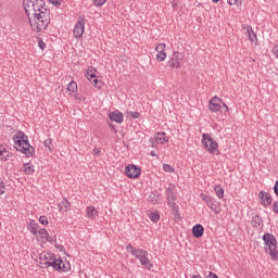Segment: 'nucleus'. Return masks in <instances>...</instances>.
Here are the masks:
<instances>
[{"label":"nucleus","mask_w":278,"mask_h":278,"mask_svg":"<svg viewBox=\"0 0 278 278\" xmlns=\"http://www.w3.org/2000/svg\"><path fill=\"white\" fill-rule=\"evenodd\" d=\"M163 170H165V173H175V168L168 164H163Z\"/></svg>","instance_id":"473e14b6"},{"label":"nucleus","mask_w":278,"mask_h":278,"mask_svg":"<svg viewBox=\"0 0 278 278\" xmlns=\"http://www.w3.org/2000/svg\"><path fill=\"white\" fill-rule=\"evenodd\" d=\"M165 49H166V43H159L155 47V51L157 52L156 54L157 62H164V60H166V52L164 51Z\"/></svg>","instance_id":"9b49d317"},{"label":"nucleus","mask_w":278,"mask_h":278,"mask_svg":"<svg viewBox=\"0 0 278 278\" xmlns=\"http://www.w3.org/2000/svg\"><path fill=\"white\" fill-rule=\"evenodd\" d=\"M93 153L94 155H101V149L94 148Z\"/></svg>","instance_id":"a18cd8bd"},{"label":"nucleus","mask_w":278,"mask_h":278,"mask_svg":"<svg viewBox=\"0 0 278 278\" xmlns=\"http://www.w3.org/2000/svg\"><path fill=\"white\" fill-rule=\"evenodd\" d=\"M111 126V129H114V126L110 125Z\"/></svg>","instance_id":"4d7b16f0"},{"label":"nucleus","mask_w":278,"mask_h":278,"mask_svg":"<svg viewBox=\"0 0 278 278\" xmlns=\"http://www.w3.org/2000/svg\"><path fill=\"white\" fill-rule=\"evenodd\" d=\"M213 1V3H218V1H220V0H212Z\"/></svg>","instance_id":"6e6d98bb"},{"label":"nucleus","mask_w":278,"mask_h":278,"mask_svg":"<svg viewBox=\"0 0 278 278\" xmlns=\"http://www.w3.org/2000/svg\"><path fill=\"white\" fill-rule=\"evenodd\" d=\"M34 165H31L30 163H25L24 164V173L25 175H34Z\"/></svg>","instance_id":"393cba45"},{"label":"nucleus","mask_w":278,"mask_h":278,"mask_svg":"<svg viewBox=\"0 0 278 278\" xmlns=\"http://www.w3.org/2000/svg\"><path fill=\"white\" fill-rule=\"evenodd\" d=\"M202 144L205 148V151H207L208 153H213L215 155H218L220 153V151H218V142L214 141L210 134L204 132L202 135Z\"/></svg>","instance_id":"20e7f679"},{"label":"nucleus","mask_w":278,"mask_h":278,"mask_svg":"<svg viewBox=\"0 0 278 278\" xmlns=\"http://www.w3.org/2000/svg\"><path fill=\"white\" fill-rule=\"evenodd\" d=\"M203 233H205V228H203V225L198 224L193 226L192 228L193 238H203Z\"/></svg>","instance_id":"2eb2a0df"},{"label":"nucleus","mask_w":278,"mask_h":278,"mask_svg":"<svg viewBox=\"0 0 278 278\" xmlns=\"http://www.w3.org/2000/svg\"><path fill=\"white\" fill-rule=\"evenodd\" d=\"M49 3H52V5H60L62 0H48Z\"/></svg>","instance_id":"a19ab883"},{"label":"nucleus","mask_w":278,"mask_h":278,"mask_svg":"<svg viewBox=\"0 0 278 278\" xmlns=\"http://www.w3.org/2000/svg\"><path fill=\"white\" fill-rule=\"evenodd\" d=\"M274 192H275L276 197H278V180L275 181Z\"/></svg>","instance_id":"79ce46f5"},{"label":"nucleus","mask_w":278,"mask_h":278,"mask_svg":"<svg viewBox=\"0 0 278 278\" xmlns=\"http://www.w3.org/2000/svg\"><path fill=\"white\" fill-rule=\"evenodd\" d=\"M220 103H223V100L218 97L212 98L208 103V110H211V112H220Z\"/></svg>","instance_id":"f8f14e48"},{"label":"nucleus","mask_w":278,"mask_h":278,"mask_svg":"<svg viewBox=\"0 0 278 278\" xmlns=\"http://www.w3.org/2000/svg\"><path fill=\"white\" fill-rule=\"evenodd\" d=\"M130 116H131V118H138V117L140 116V112H134V111H131V112H130Z\"/></svg>","instance_id":"ea45409f"},{"label":"nucleus","mask_w":278,"mask_h":278,"mask_svg":"<svg viewBox=\"0 0 278 278\" xmlns=\"http://www.w3.org/2000/svg\"><path fill=\"white\" fill-rule=\"evenodd\" d=\"M75 99H76L77 101H80V102L86 101V97H84V96H76Z\"/></svg>","instance_id":"37998d69"},{"label":"nucleus","mask_w":278,"mask_h":278,"mask_svg":"<svg viewBox=\"0 0 278 278\" xmlns=\"http://www.w3.org/2000/svg\"><path fill=\"white\" fill-rule=\"evenodd\" d=\"M258 199L263 201L264 207H268V205L273 204V197L266 191H260Z\"/></svg>","instance_id":"ddd939ff"},{"label":"nucleus","mask_w":278,"mask_h":278,"mask_svg":"<svg viewBox=\"0 0 278 278\" xmlns=\"http://www.w3.org/2000/svg\"><path fill=\"white\" fill-rule=\"evenodd\" d=\"M67 90H68V92H77V83L71 81L67 85Z\"/></svg>","instance_id":"cd10ccee"},{"label":"nucleus","mask_w":278,"mask_h":278,"mask_svg":"<svg viewBox=\"0 0 278 278\" xmlns=\"http://www.w3.org/2000/svg\"><path fill=\"white\" fill-rule=\"evenodd\" d=\"M5 153H8V150H5V149H0V157H1L2 155H5Z\"/></svg>","instance_id":"09e8293b"},{"label":"nucleus","mask_w":278,"mask_h":278,"mask_svg":"<svg viewBox=\"0 0 278 278\" xmlns=\"http://www.w3.org/2000/svg\"><path fill=\"white\" fill-rule=\"evenodd\" d=\"M86 214L90 220H94L97 216L99 215V212L94 206H87Z\"/></svg>","instance_id":"a211bd4d"},{"label":"nucleus","mask_w":278,"mask_h":278,"mask_svg":"<svg viewBox=\"0 0 278 278\" xmlns=\"http://www.w3.org/2000/svg\"><path fill=\"white\" fill-rule=\"evenodd\" d=\"M43 144L49 151L53 150V140L51 138L46 139Z\"/></svg>","instance_id":"c85d7f7f"},{"label":"nucleus","mask_w":278,"mask_h":278,"mask_svg":"<svg viewBox=\"0 0 278 278\" xmlns=\"http://www.w3.org/2000/svg\"><path fill=\"white\" fill-rule=\"evenodd\" d=\"M169 207H172V212L174 214V216H179V206H177V204L174 203H168Z\"/></svg>","instance_id":"bb28decb"},{"label":"nucleus","mask_w":278,"mask_h":278,"mask_svg":"<svg viewBox=\"0 0 278 278\" xmlns=\"http://www.w3.org/2000/svg\"><path fill=\"white\" fill-rule=\"evenodd\" d=\"M228 111H229V108L225 102L222 101L219 112H228Z\"/></svg>","instance_id":"e433bc0d"},{"label":"nucleus","mask_w":278,"mask_h":278,"mask_svg":"<svg viewBox=\"0 0 278 278\" xmlns=\"http://www.w3.org/2000/svg\"><path fill=\"white\" fill-rule=\"evenodd\" d=\"M0 188H5V182L0 178Z\"/></svg>","instance_id":"5fc2aeb1"},{"label":"nucleus","mask_w":278,"mask_h":278,"mask_svg":"<svg viewBox=\"0 0 278 278\" xmlns=\"http://www.w3.org/2000/svg\"><path fill=\"white\" fill-rule=\"evenodd\" d=\"M58 205L60 212H68V210H71V202L66 199H63Z\"/></svg>","instance_id":"aec40b11"},{"label":"nucleus","mask_w":278,"mask_h":278,"mask_svg":"<svg viewBox=\"0 0 278 278\" xmlns=\"http://www.w3.org/2000/svg\"><path fill=\"white\" fill-rule=\"evenodd\" d=\"M215 193L218 197V199H223L225 197V189H223V187H220V185H216L214 187Z\"/></svg>","instance_id":"b1692460"},{"label":"nucleus","mask_w":278,"mask_h":278,"mask_svg":"<svg viewBox=\"0 0 278 278\" xmlns=\"http://www.w3.org/2000/svg\"><path fill=\"white\" fill-rule=\"evenodd\" d=\"M206 278H218V275L211 271L210 275L206 276Z\"/></svg>","instance_id":"49530a36"},{"label":"nucleus","mask_w":278,"mask_h":278,"mask_svg":"<svg viewBox=\"0 0 278 278\" xmlns=\"http://www.w3.org/2000/svg\"><path fill=\"white\" fill-rule=\"evenodd\" d=\"M126 251H127L128 253H131V255H136V254L138 253V249L134 248V245H131V244H128V245L126 247Z\"/></svg>","instance_id":"7c9ffc66"},{"label":"nucleus","mask_w":278,"mask_h":278,"mask_svg":"<svg viewBox=\"0 0 278 278\" xmlns=\"http://www.w3.org/2000/svg\"><path fill=\"white\" fill-rule=\"evenodd\" d=\"M38 47H39L42 51H45V49H47V43H45V41H42V39H40V40L38 41Z\"/></svg>","instance_id":"58836bf2"},{"label":"nucleus","mask_w":278,"mask_h":278,"mask_svg":"<svg viewBox=\"0 0 278 278\" xmlns=\"http://www.w3.org/2000/svg\"><path fill=\"white\" fill-rule=\"evenodd\" d=\"M13 141H14V149L20 151L21 153H24L26 157H31L34 153H36V149L31 147V144H29L27 135H25V132H23L22 130H18L13 136Z\"/></svg>","instance_id":"f03ea898"},{"label":"nucleus","mask_w":278,"mask_h":278,"mask_svg":"<svg viewBox=\"0 0 278 278\" xmlns=\"http://www.w3.org/2000/svg\"><path fill=\"white\" fill-rule=\"evenodd\" d=\"M105 0H93V5H96V8H101V5H105Z\"/></svg>","instance_id":"72a5a7b5"},{"label":"nucleus","mask_w":278,"mask_h":278,"mask_svg":"<svg viewBox=\"0 0 278 278\" xmlns=\"http://www.w3.org/2000/svg\"><path fill=\"white\" fill-rule=\"evenodd\" d=\"M181 60H184V53L179 51H175L172 54L170 60L168 61L169 68H181Z\"/></svg>","instance_id":"6e6552de"},{"label":"nucleus","mask_w":278,"mask_h":278,"mask_svg":"<svg viewBox=\"0 0 278 278\" xmlns=\"http://www.w3.org/2000/svg\"><path fill=\"white\" fill-rule=\"evenodd\" d=\"M39 227H40V225H38V223H36V220L30 219L29 226H28L30 233H34L36 236V233H38Z\"/></svg>","instance_id":"4be33fe9"},{"label":"nucleus","mask_w":278,"mask_h":278,"mask_svg":"<svg viewBox=\"0 0 278 278\" xmlns=\"http://www.w3.org/2000/svg\"><path fill=\"white\" fill-rule=\"evenodd\" d=\"M264 241V250L267 255L270 256L273 262H278V245H277V237L270 232H265L263 235Z\"/></svg>","instance_id":"7ed1b4c3"},{"label":"nucleus","mask_w":278,"mask_h":278,"mask_svg":"<svg viewBox=\"0 0 278 278\" xmlns=\"http://www.w3.org/2000/svg\"><path fill=\"white\" fill-rule=\"evenodd\" d=\"M42 266L41 268H49L50 266L52 268H54V270H64L66 273V270H68V267H66V265H64V262L61 261V258H54L52 260V262H46V263H41Z\"/></svg>","instance_id":"0eeeda50"},{"label":"nucleus","mask_w":278,"mask_h":278,"mask_svg":"<svg viewBox=\"0 0 278 278\" xmlns=\"http://www.w3.org/2000/svg\"><path fill=\"white\" fill-rule=\"evenodd\" d=\"M200 199L206 203L207 207H210V210H212L214 214H220L222 208L220 202H218V200L210 195H206L205 193H201Z\"/></svg>","instance_id":"423d86ee"},{"label":"nucleus","mask_w":278,"mask_h":278,"mask_svg":"<svg viewBox=\"0 0 278 278\" xmlns=\"http://www.w3.org/2000/svg\"><path fill=\"white\" fill-rule=\"evenodd\" d=\"M0 228H1V223H0Z\"/></svg>","instance_id":"680f3d73"},{"label":"nucleus","mask_w":278,"mask_h":278,"mask_svg":"<svg viewBox=\"0 0 278 278\" xmlns=\"http://www.w3.org/2000/svg\"><path fill=\"white\" fill-rule=\"evenodd\" d=\"M55 257V254L53 253H46V254H40L39 260H40V268H42V264H46V262H52V260Z\"/></svg>","instance_id":"f3484780"},{"label":"nucleus","mask_w":278,"mask_h":278,"mask_svg":"<svg viewBox=\"0 0 278 278\" xmlns=\"http://www.w3.org/2000/svg\"><path fill=\"white\" fill-rule=\"evenodd\" d=\"M46 240H47V242H54L55 241V239H53L49 235L46 237Z\"/></svg>","instance_id":"de8ad7c7"},{"label":"nucleus","mask_w":278,"mask_h":278,"mask_svg":"<svg viewBox=\"0 0 278 278\" xmlns=\"http://www.w3.org/2000/svg\"><path fill=\"white\" fill-rule=\"evenodd\" d=\"M1 194H5V187H0V197Z\"/></svg>","instance_id":"3c124183"},{"label":"nucleus","mask_w":278,"mask_h":278,"mask_svg":"<svg viewBox=\"0 0 278 278\" xmlns=\"http://www.w3.org/2000/svg\"><path fill=\"white\" fill-rule=\"evenodd\" d=\"M273 210L276 214H278V202H274Z\"/></svg>","instance_id":"c03bdc74"},{"label":"nucleus","mask_w":278,"mask_h":278,"mask_svg":"<svg viewBox=\"0 0 278 278\" xmlns=\"http://www.w3.org/2000/svg\"><path fill=\"white\" fill-rule=\"evenodd\" d=\"M23 8L33 31H42L51 23V11L47 9L45 0H24Z\"/></svg>","instance_id":"f257e3e1"},{"label":"nucleus","mask_w":278,"mask_h":278,"mask_svg":"<svg viewBox=\"0 0 278 278\" xmlns=\"http://www.w3.org/2000/svg\"><path fill=\"white\" fill-rule=\"evenodd\" d=\"M155 140L159 142V144H164L168 142V139H166V132H157L155 135Z\"/></svg>","instance_id":"412c9836"},{"label":"nucleus","mask_w":278,"mask_h":278,"mask_svg":"<svg viewBox=\"0 0 278 278\" xmlns=\"http://www.w3.org/2000/svg\"><path fill=\"white\" fill-rule=\"evenodd\" d=\"M142 173V169L136 165H128L125 167V175L129 179H138L140 177V174Z\"/></svg>","instance_id":"1a4fd4ad"},{"label":"nucleus","mask_w":278,"mask_h":278,"mask_svg":"<svg viewBox=\"0 0 278 278\" xmlns=\"http://www.w3.org/2000/svg\"><path fill=\"white\" fill-rule=\"evenodd\" d=\"M150 155H151L152 157H157V153H155V151H151V152H150Z\"/></svg>","instance_id":"864d4df0"},{"label":"nucleus","mask_w":278,"mask_h":278,"mask_svg":"<svg viewBox=\"0 0 278 278\" xmlns=\"http://www.w3.org/2000/svg\"><path fill=\"white\" fill-rule=\"evenodd\" d=\"M86 30V21L84 18H80L73 30V34L75 38H81L84 36V31Z\"/></svg>","instance_id":"9d476101"},{"label":"nucleus","mask_w":278,"mask_h":278,"mask_svg":"<svg viewBox=\"0 0 278 278\" xmlns=\"http://www.w3.org/2000/svg\"><path fill=\"white\" fill-rule=\"evenodd\" d=\"M39 223L41 225H49V219L47 218V216H40L39 217Z\"/></svg>","instance_id":"c9c22d12"},{"label":"nucleus","mask_w":278,"mask_h":278,"mask_svg":"<svg viewBox=\"0 0 278 278\" xmlns=\"http://www.w3.org/2000/svg\"><path fill=\"white\" fill-rule=\"evenodd\" d=\"M94 75H97V71L92 67L86 70L85 72V76L87 77V79H89V81H92V78H94Z\"/></svg>","instance_id":"5701e85b"},{"label":"nucleus","mask_w":278,"mask_h":278,"mask_svg":"<svg viewBox=\"0 0 278 278\" xmlns=\"http://www.w3.org/2000/svg\"><path fill=\"white\" fill-rule=\"evenodd\" d=\"M10 153L7 151V153H4L2 156H0V160L2 162H8V160H10Z\"/></svg>","instance_id":"4c0bfd02"},{"label":"nucleus","mask_w":278,"mask_h":278,"mask_svg":"<svg viewBox=\"0 0 278 278\" xmlns=\"http://www.w3.org/2000/svg\"><path fill=\"white\" fill-rule=\"evenodd\" d=\"M245 36H248L249 40L252 42H257V35L253 31V28L249 26L245 31Z\"/></svg>","instance_id":"6ab92c4d"},{"label":"nucleus","mask_w":278,"mask_h":278,"mask_svg":"<svg viewBox=\"0 0 278 278\" xmlns=\"http://www.w3.org/2000/svg\"><path fill=\"white\" fill-rule=\"evenodd\" d=\"M152 147H155V143H152Z\"/></svg>","instance_id":"bf43d9fd"},{"label":"nucleus","mask_w":278,"mask_h":278,"mask_svg":"<svg viewBox=\"0 0 278 278\" xmlns=\"http://www.w3.org/2000/svg\"><path fill=\"white\" fill-rule=\"evenodd\" d=\"M252 225L253 227H260V225H262V218H260L258 215L254 216L252 218Z\"/></svg>","instance_id":"c756f323"},{"label":"nucleus","mask_w":278,"mask_h":278,"mask_svg":"<svg viewBox=\"0 0 278 278\" xmlns=\"http://www.w3.org/2000/svg\"><path fill=\"white\" fill-rule=\"evenodd\" d=\"M134 257H136V260H138L141 266L146 267L147 270H151L153 268V263L149 260V252H147V250L138 249Z\"/></svg>","instance_id":"39448f33"},{"label":"nucleus","mask_w":278,"mask_h":278,"mask_svg":"<svg viewBox=\"0 0 278 278\" xmlns=\"http://www.w3.org/2000/svg\"><path fill=\"white\" fill-rule=\"evenodd\" d=\"M59 249H63V247H62V245H60V247H59Z\"/></svg>","instance_id":"13d9d810"},{"label":"nucleus","mask_w":278,"mask_h":278,"mask_svg":"<svg viewBox=\"0 0 278 278\" xmlns=\"http://www.w3.org/2000/svg\"><path fill=\"white\" fill-rule=\"evenodd\" d=\"M108 3V0H104Z\"/></svg>","instance_id":"052dcab7"},{"label":"nucleus","mask_w":278,"mask_h":278,"mask_svg":"<svg viewBox=\"0 0 278 278\" xmlns=\"http://www.w3.org/2000/svg\"><path fill=\"white\" fill-rule=\"evenodd\" d=\"M109 117H110L112 121H114V123H118V124L123 123V119H124L123 113H121L119 111L111 112V113L109 114Z\"/></svg>","instance_id":"dca6fc26"},{"label":"nucleus","mask_w":278,"mask_h":278,"mask_svg":"<svg viewBox=\"0 0 278 278\" xmlns=\"http://www.w3.org/2000/svg\"><path fill=\"white\" fill-rule=\"evenodd\" d=\"M174 189L175 187L173 185H169L165 191V194L167 197V203H175V201H177V195H175Z\"/></svg>","instance_id":"4468645a"},{"label":"nucleus","mask_w":278,"mask_h":278,"mask_svg":"<svg viewBox=\"0 0 278 278\" xmlns=\"http://www.w3.org/2000/svg\"><path fill=\"white\" fill-rule=\"evenodd\" d=\"M227 3H228L229 5H236V0H227Z\"/></svg>","instance_id":"8fccbe9b"},{"label":"nucleus","mask_w":278,"mask_h":278,"mask_svg":"<svg viewBox=\"0 0 278 278\" xmlns=\"http://www.w3.org/2000/svg\"><path fill=\"white\" fill-rule=\"evenodd\" d=\"M90 84H94L96 88H101V83L99 81V79L97 78V74H94V77L91 78V80H89Z\"/></svg>","instance_id":"2f4dec72"},{"label":"nucleus","mask_w":278,"mask_h":278,"mask_svg":"<svg viewBox=\"0 0 278 278\" xmlns=\"http://www.w3.org/2000/svg\"><path fill=\"white\" fill-rule=\"evenodd\" d=\"M235 5H242V1L241 0H235Z\"/></svg>","instance_id":"603ef678"},{"label":"nucleus","mask_w":278,"mask_h":278,"mask_svg":"<svg viewBox=\"0 0 278 278\" xmlns=\"http://www.w3.org/2000/svg\"><path fill=\"white\" fill-rule=\"evenodd\" d=\"M149 218L152 223H157L160 220V213L159 212H150Z\"/></svg>","instance_id":"a878e982"},{"label":"nucleus","mask_w":278,"mask_h":278,"mask_svg":"<svg viewBox=\"0 0 278 278\" xmlns=\"http://www.w3.org/2000/svg\"><path fill=\"white\" fill-rule=\"evenodd\" d=\"M37 233H39V236H42V238H47L49 236V232L45 228L37 230Z\"/></svg>","instance_id":"f704fd0d"}]
</instances>
